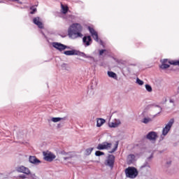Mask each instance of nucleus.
Wrapping results in <instances>:
<instances>
[{
	"mask_svg": "<svg viewBox=\"0 0 179 179\" xmlns=\"http://www.w3.org/2000/svg\"><path fill=\"white\" fill-rule=\"evenodd\" d=\"M83 30L82 25L79 23L73 24L68 29V34L71 38H78V37H83V34L80 33Z\"/></svg>",
	"mask_w": 179,
	"mask_h": 179,
	"instance_id": "obj_1",
	"label": "nucleus"
},
{
	"mask_svg": "<svg viewBox=\"0 0 179 179\" xmlns=\"http://www.w3.org/2000/svg\"><path fill=\"white\" fill-rule=\"evenodd\" d=\"M138 174H139V172L135 167L129 166L125 169V175L127 178H136V177H138Z\"/></svg>",
	"mask_w": 179,
	"mask_h": 179,
	"instance_id": "obj_2",
	"label": "nucleus"
},
{
	"mask_svg": "<svg viewBox=\"0 0 179 179\" xmlns=\"http://www.w3.org/2000/svg\"><path fill=\"white\" fill-rule=\"evenodd\" d=\"M173 124H174V119H171L167 124L162 129V135L163 136H166L169 132H170V129H171V127H173Z\"/></svg>",
	"mask_w": 179,
	"mask_h": 179,
	"instance_id": "obj_3",
	"label": "nucleus"
},
{
	"mask_svg": "<svg viewBox=\"0 0 179 179\" xmlns=\"http://www.w3.org/2000/svg\"><path fill=\"white\" fill-rule=\"evenodd\" d=\"M115 162V157L113 155H108L107 159L105 162L106 166H108L110 169L114 167V163Z\"/></svg>",
	"mask_w": 179,
	"mask_h": 179,
	"instance_id": "obj_4",
	"label": "nucleus"
},
{
	"mask_svg": "<svg viewBox=\"0 0 179 179\" xmlns=\"http://www.w3.org/2000/svg\"><path fill=\"white\" fill-rule=\"evenodd\" d=\"M43 156H44V159L46 162H52L57 156L54 155L52 152L47 151V152H43Z\"/></svg>",
	"mask_w": 179,
	"mask_h": 179,
	"instance_id": "obj_5",
	"label": "nucleus"
},
{
	"mask_svg": "<svg viewBox=\"0 0 179 179\" xmlns=\"http://www.w3.org/2000/svg\"><path fill=\"white\" fill-rule=\"evenodd\" d=\"M112 145L111 143L103 142L101 144H99L96 149L98 150H108L111 148Z\"/></svg>",
	"mask_w": 179,
	"mask_h": 179,
	"instance_id": "obj_6",
	"label": "nucleus"
},
{
	"mask_svg": "<svg viewBox=\"0 0 179 179\" xmlns=\"http://www.w3.org/2000/svg\"><path fill=\"white\" fill-rule=\"evenodd\" d=\"M17 171L18 173H23L24 174H27V176L31 174L30 169H29V168L24 166H18L17 168Z\"/></svg>",
	"mask_w": 179,
	"mask_h": 179,
	"instance_id": "obj_7",
	"label": "nucleus"
},
{
	"mask_svg": "<svg viewBox=\"0 0 179 179\" xmlns=\"http://www.w3.org/2000/svg\"><path fill=\"white\" fill-rule=\"evenodd\" d=\"M52 46L56 48V50H58L59 51H64V50H66V48H68V46L62 44V43H52Z\"/></svg>",
	"mask_w": 179,
	"mask_h": 179,
	"instance_id": "obj_8",
	"label": "nucleus"
},
{
	"mask_svg": "<svg viewBox=\"0 0 179 179\" xmlns=\"http://www.w3.org/2000/svg\"><path fill=\"white\" fill-rule=\"evenodd\" d=\"M88 30L94 40H95L96 42H99V34H97V31H96L94 28L90 27H88Z\"/></svg>",
	"mask_w": 179,
	"mask_h": 179,
	"instance_id": "obj_9",
	"label": "nucleus"
},
{
	"mask_svg": "<svg viewBox=\"0 0 179 179\" xmlns=\"http://www.w3.org/2000/svg\"><path fill=\"white\" fill-rule=\"evenodd\" d=\"M146 138L149 141H155L157 139V133L156 131H150L147 134Z\"/></svg>",
	"mask_w": 179,
	"mask_h": 179,
	"instance_id": "obj_10",
	"label": "nucleus"
},
{
	"mask_svg": "<svg viewBox=\"0 0 179 179\" xmlns=\"http://www.w3.org/2000/svg\"><path fill=\"white\" fill-rule=\"evenodd\" d=\"M83 41L85 45H86V47H89V45L92 44V36H84L83 38Z\"/></svg>",
	"mask_w": 179,
	"mask_h": 179,
	"instance_id": "obj_11",
	"label": "nucleus"
},
{
	"mask_svg": "<svg viewBox=\"0 0 179 179\" xmlns=\"http://www.w3.org/2000/svg\"><path fill=\"white\" fill-rule=\"evenodd\" d=\"M33 22L34 24H36L39 29H43L44 26L43 25V22L40 21V17H36L33 19Z\"/></svg>",
	"mask_w": 179,
	"mask_h": 179,
	"instance_id": "obj_12",
	"label": "nucleus"
},
{
	"mask_svg": "<svg viewBox=\"0 0 179 179\" xmlns=\"http://www.w3.org/2000/svg\"><path fill=\"white\" fill-rule=\"evenodd\" d=\"M29 162L32 163V164H38V163H41L40 160L34 156L29 157Z\"/></svg>",
	"mask_w": 179,
	"mask_h": 179,
	"instance_id": "obj_13",
	"label": "nucleus"
},
{
	"mask_svg": "<svg viewBox=\"0 0 179 179\" xmlns=\"http://www.w3.org/2000/svg\"><path fill=\"white\" fill-rule=\"evenodd\" d=\"M106 122V120L99 118L96 121V127H100Z\"/></svg>",
	"mask_w": 179,
	"mask_h": 179,
	"instance_id": "obj_14",
	"label": "nucleus"
},
{
	"mask_svg": "<svg viewBox=\"0 0 179 179\" xmlns=\"http://www.w3.org/2000/svg\"><path fill=\"white\" fill-rule=\"evenodd\" d=\"M65 55H76L78 53L75 50H66L64 52Z\"/></svg>",
	"mask_w": 179,
	"mask_h": 179,
	"instance_id": "obj_15",
	"label": "nucleus"
},
{
	"mask_svg": "<svg viewBox=\"0 0 179 179\" xmlns=\"http://www.w3.org/2000/svg\"><path fill=\"white\" fill-rule=\"evenodd\" d=\"M68 10H69V8H68V6H64L62 4V12L64 13V15H66V13H68Z\"/></svg>",
	"mask_w": 179,
	"mask_h": 179,
	"instance_id": "obj_16",
	"label": "nucleus"
},
{
	"mask_svg": "<svg viewBox=\"0 0 179 179\" xmlns=\"http://www.w3.org/2000/svg\"><path fill=\"white\" fill-rule=\"evenodd\" d=\"M121 124V122H112L109 124V127L110 128H117V127H118V125H120Z\"/></svg>",
	"mask_w": 179,
	"mask_h": 179,
	"instance_id": "obj_17",
	"label": "nucleus"
},
{
	"mask_svg": "<svg viewBox=\"0 0 179 179\" xmlns=\"http://www.w3.org/2000/svg\"><path fill=\"white\" fill-rule=\"evenodd\" d=\"M118 141H116L114 148L110 151H109V153H114V152H115L117 149H118Z\"/></svg>",
	"mask_w": 179,
	"mask_h": 179,
	"instance_id": "obj_18",
	"label": "nucleus"
},
{
	"mask_svg": "<svg viewBox=\"0 0 179 179\" xmlns=\"http://www.w3.org/2000/svg\"><path fill=\"white\" fill-rule=\"evenodd\" d=\"M62 120H64L62 117H52V122H59V121H62Z\"/></svg>",
	"mask_w": 179,
	"mask_h": 179,
	"instance_id": "obj_19",
	"label": "nucleus"
},
{
	"mask_svg": "<svg viewBox=\"0 0 179 179\" xmlns=\"http://www.w3.org/2000/svg\"><path fill=\"white\" fill-rule=\"evenodd\" d=\"M108 75L110 78H117V74L113 71H108Z\"/></svg>",
	"mask_w": 179,
	"mask_h": 179,
	"instance_id": "obj_20",
	"label": "nucleus"
},
{
	"mask_svg": "<svg viewBox=\"0 0 179 179\" xmlns=\"http://www.w3.org/2000/svg\"><path fill=\"white\" fill-rule=\"evenodd\" d=\"M30 10H31V15H34V13H36V12H37V8L34 7V6H31L30 8Z\"/></svg>",
	"mask_w": 179,
	"mask_h": 179,
	"instance_id": "obj_21",
	"label": "nucleus"
},
{
	"mask_svg": "<svg viewBox=\"0 0 179 179\" xmlns=\"http://www.w3.org/2000/svg\"><path fill=\"white\" fill-rule=\"evenodd\" d=\"M161 68H162V69H167V68H170V65L167 64L166 63H162Z\"/></svg>",
	"mask_w": 179,
	"mask_h": 179,
	"instance_id": "obj_22",
	"label": "nucleus"
},
{
	"mask_svg": "<svg viewBox=\"0 0 179 179\" xmlns=\"http://www.w3.org/2000/svg\"><path fill=\"white\" fill-rule=\"evenodd\" d=\"M145 89L147 91H148L150 93H151V92H152V86H150V85L146 84L145 85Z\"/></svg>",
	"mask_w": 179,
	"mask_h": 179,
	"instance_id": "obj_23",
	"label": "nucleus"
},
{
	"mask_svg": "<svg viewBox=\"0 0 179 179\" xmlns=\"http://www.w3.org/2000/svg\"><path fill=\"white\" fill-rule=\"evenodd\" d=\"M150 121H152L150 118L145 117L142 122H143V124H148V122H150Z\"/></svg>",
	"mask_w": 179,
	"mask_h": 179,
	"instance_id": "obj_24",
	"label": "nucleus"
},
{
	"mask_svg": "<svg viewBox=\"0 0 179 179\" xmlns=\"http://www.w3.org/2000/svg\"><path fill=\"white\" fill-rule=\"evenodd\" d=\"M95 156H104V152L101 151H96Z\"/></svg>",
	"mask_w": 179,
	"mask_h": 179,
	"instance_id": "obj_25",
	"label": "nucleus"
},
{
	"mask_svg": "<svg viewBox=\"0 0 179 179\" xmlns=\"http://www.w3.org/2000/svg\"><path fill=\"white\" fill-rule=\"evenodd\" d=\"M93 148H90L86 150L87 155H91L92 152H93Z\"/></svg>",
	"mask_w": 179,
	"mask_h": 179,
	"instance_id": "obj_26",
	"label": "nucleus"
},
{
	"mask_svg": "<svg viewBox=\"0 0 179 179\" xmlns=\"http://www.w3.org/2000/svg\"><path fill=\"white\" fill-rule=\"evenodd\" d=\"M136 82H137L138 85H140V86H142V85H143V81L139 79V78H137V79H136Z\"/></svg>",
	"mask_w": 179,
	"mask_h": 179,
	"instance_id": "obj_27",
	"label": "nucleus"
},
{
	"mask_svg": "<svg viewBox=\"0 0 179 179\" xmlns=\"http://www.w3.org/2000/svg\"><path fill=\"white\" fill-rule=\"evenodd\" d=\"M104 52H106V50H101L99 51V55H103V54H104Z\"/></svg>",
	"mask_w": 179,
	"mask_h": 179,
	"instance_id": "obj_28",
	"label": "nucleus"
},
{
	"mask_svg": "<svg viewBox=\"0 0 179 179\" xmlns=\"http://www.w3.org/2000/svg\"><path fill=\"white\" fill-rule=\"evenodd\" d=\"M20 178L24 179V178H26V176H24V175H21V176H20Z\"/></svg>",
	"mask_w": 179,
	"mask_h": 179,
	"instance_id": "obj_29",
	"label": "nucleus"
},
{
	"mask_svg": "<svg viewBox=\"0 0 179 179\" xmlns=\"http://www.w3.org/2000/svg\"><path fill=\"white\" fill-rule=\"evenodd\" d=\"M64 160H68V159H71V157H64Z\"/></svg>",
	"mask_w": 179,
	"mask_h": 179,
	"instance_id": "obj_30",
	"label": "nucleus"
},
{
	"mask_svg": "<svg viewBox=\"0 0 179 179\" xmlns=\"http://www.w3.org/2000/svg\"><path fill=\"white\" fill-rule=\"evenodd\" d=\"M170 103H174V101L173 99H171Z\"/></svg>",
	"mask_w": 179,
	"mask_h": 179,
	"instance_id": "obj_31",
	"label": "nucleus"
},
{
	"mask_svg": "<svg viewBox=\"0 0 179 179\" xmlns=\"http://www.w3.org/2000/svg\"><path fill=\"white\" fill-rule=\"evenodd\" d=\"M15 1H19V0H15Z\"/></svg>",
	"mask_w": 179,
	"mask_h": 179,
	"instance_id": "obj_32",
	"label": "nucleus"
}]
</instances>
